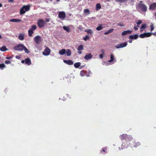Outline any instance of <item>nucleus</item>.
<instances>
[{"instance_id": "nucleus-1", "label": "nucleus", "mask_w": 156, "mask_h": 156, "mask_svg": "<svg viewBox=\"0 0 156 156\" xmlns=\"http://www.w3.org/2000/svg\"><path fill=\"white\" fill-rule=\"evenodd\" d=\"M30 9L29 5H24L20 10V15L24 14L26 12L28 11Z\"/></svg>"}, {"instance_id": "nucleus-2", "label": "nucleus", "mask_w": 156, "mask_h": 156, "mask_svg": "<svg viewBox=\"0 0 156 156\" xmlns=\"http://www.w3.org/2000/svg\"><path fill=\"white\" fill-rule=\"evenodd\" d=\"M120 139L121 140H125L126 141H129L132 140V137L129 135H127L126 134H123L120 135Z\"/></svg>"}, {"instance_id": "nucleus-3", "label": "nucleus", "mask_w": 156, "mask_h": 156, "mask_svg": "<svg viewBox=\"0 0 156 156\" xmlns=\"http://www.w3.org/2000/svg\"><path fill=\"white\" fill-rule=\"evenodd\" d=\"M138 7L143 12H145L147 10V6L144 3H138Z\"/></svg>"}, {"instance_id": "nucleus-4", "label": "nucleus", "mask_w": 156, "mask_h": 156, "mask_svg": "<svg viewBox=\"0 0 156 156\" xmlns=\"http://www.w3.org/2000/svg\"><path fill=\"white\" fill-rule=\"evenodd\" d=\"M45 22L42 19H39L37 20V24L38 27L42 28L44 27Z\"/></svg>"}, {"instance_id": "nucleus-5", "label": "nucleus", "mask_w": 156, "mask_h": 156, "mask_svg": "<svg viewBox=\"0 0 156 156\" xmlns=\"http://www.w3.org/2000/svg\"><path fill=\"white\" fill-rule=\"evenodd\" d=\"M24 46L23 44H20L15 46L13 48L16 51H22L23 50Z\"/></svg>"}, {"instance_id": "nucleus-6", "label": "nucleus", "mask_w": 156, "mask_h": 156, "mask_svg": "<svg viewBox=\"0 0 156 156\" xmlns=\"http://www.w3.org/2000/svg\"><path fill=\"white\" fill-rule=\"evenodd\" d=\"M66 15L65 12L63 11L60 12H58V17L62 20L65 18Z\"/></svg>"}, {"instance_id": "nucleus-7", "label": "nucleus", "mask_w": 156, "mask_h": 156, "mask_svg": "<svg viewBox=\"0 0 156 156\" xmlns=\"http://www.w3.org/2000/svg\"><path fill=\"white\" fill-rule=\"evenodd\" d=\"M152 35V33H145L143 34H141L139 35V37L141 38H144L145 37H150Z\"/></svg>"}, {"instance_id": "nucleus-8", "label": "nucleus", "mask_w": 156, "mask_h": 156, "mask_svg": "<svg viewBox=\"0 0 156 156\" xmlns=\"http://www.w3.org/2000/svg\"><path fill=\"white\" fill-rule=\"evenodd\" d=\"M127 45V42H123L120 44H118L117 45L115 46V48H123L126 47Z\"/></svg>"}, {"instance_id": "nucleus-9", "label": "nucleus", "mask_w": 156, "mask_h": 156, "mask_svg": "<svg viewBox=\"0 0 156 156\" xmlns=\"http://www.w3.org/2000/svg\"><path fill=\"white\" fill-rule=\"evenodd\" d=\"M51 50L48 47H47L43 52V54L44 55H48L50 54Z\"/></svg>"}, {"instance_id": "nucleus-10", "label": "nucleus", "mask_w": 156, "mask_h": 156, "mask_svg": "<svg viewBox=\"0 0 156 156\" xmlns=\"http://www.w3.org/2000/svg\"><path fill=\"white\" fill-rule=\"evenodd\" d=\"M41 38V37L38 35L36 36L34 38V40L36 43L37 44H38L40 42Z\"/></svg>"}, {"instance_id": "nucleus-11", "label": "nucleus", "mask_w": 156, "mask_h": 156, "mask_svg": "<svg viewBox=\"0 0 156 156\" xmlns=\"http://www.w3.org/2000/svg\"><path fill=\"white\" fill-rule=\"evenodd\" d=\"M93 57V55H91V53H87L86 55L84 57V58L86 60H89L92 58Z\"/></svg>"}, {"instance_id": "nucleus-12", "label": "nucleus", "mask_w": 156, "mask_h": 156, "mask_svg": "<svg viewBox=\"0 0 156 156\" xmlns=\"http://www.w3.org/2000/svg\"><path fill=\"white\" fill-rule=\"evenodd\" d=\"M83 49V46L82 45H80L77 48L78 51L77 52L80 54L82 53V51Z\"/></svg>"}, {"instance_id": "nucleus-13", "label": "nucleus", "mask_w": 156, "mask_h": 156, "mask_svg": "<svg viewBox=\"0 0 156 156\" xmlns=\"http://www.w3.org/2000/svg\"><path fill=\"white\" fill-rule=\"evenodd\" d=\"M149 9L154 10L156 9V3H154L151 4L149 6Z\"/></svg>"}, {"instance_id": "nucleus-14", "label": "nucleus", "mask_w": 156, "mask_h": 156, "mask_svg": "<svg viewBox=\"0 0 156 156\" xmlns=\"http://www.w3.org/2000/svg\"><path fill=\"white\" fill-rule=\"evenodd\" d=\"M133 146L135 147H137L140 145V143L138 141L134 140L133 142Z\"/></svg>"}, {"instance_id": "nucleus-15", "label": "nucleus", "mask_w": 156, "mask_h": 156, "mask_svg": "<svg viewBox=\"0 0 156 156\" xmlns=\"http://www.w3.org/2000/svg\"><path fill=\"white\" fill-rule=\"evenodd\" d=\"M138 37V35L137 34H135L134 35H130L129 36V38L130 39H136Z\"/></svg>"}, {"instance_id": "nucleus-16", "label": "nucleus", "mask_w": 156, "mask_h": 156, "mask_svg": "<svg viewBox=\"0 0 156 156\" xmlns=\"http://www.w3.org/2000/svg\"><path fill=\"white\" fill-rule=\"evenodd\" d=\"M132 32V31L130 30H127L123 31L122 33V36H124L128 34H130Z\"/></svg>"}, {"instance_id": "nucleus-17", "label": "nucleus", "mask_w": 156, "mask_h": 156, "mask_svg": "<svg viewBox=\"0 0 156 156\" xmlns=\"http://www.w3.org/2000/svg\"><path fill=\"white\" fill-rule=\"evenodd\" d=\"M64 62L65 63L70 65H72L73 63V62L72 60H65L64 61Z\"/></svg>"}, {"instance_id": "nucleus-18", "label": "nucleus", "mask_w": 156, "mask_h": 156, "mask_svg": "<svg viewBox=\"0 0 156 156\" xmlns=\"http://www.w3.org/2000/svg\"><path fill=\"white\" fill-rule=\"evenodd\" d=\"M25 63L28 65H30L31 64V60L29 58H27L25 59Z\"/></svg>"}, {"instance_id": "nucleus-19", "label": "nucleus", "mask_w": 156, "mask_h": 156, "mask_svg": "<svg viewBox=\"0 0 156 156\" xmlns=\"http://www.w3.org/2000/svg\"><path fill=\"white\" fill-rule=\"evenodd\" d=\"M9 21L12 22H20L21 21V20L19 19H12L9 20Z\"/></svg>"}, {"instance_id": "nucleus-20", "label": "nucleus", "mask_w": 156, "mask_h": 156, "mask_svg": "<svg viewBox=\"0 0 156 156\" xmlns=\"http://www.w3.org/2000/svg\"><path fill=\"white\" fill-rule=\"evenodd\" d=\"M66 50V55L67 56H70L71 55L72 52L71 51V50L69 49H67Z\"/></svg>"}, {"instance_id": "nucleus-21", "label": "nucleus", "mask_w": 156, "mask_h": 156, "mask_svg": "<svg viewBox=\"0 0 156 156\" xmlns=\"http://www.w3.org/2000/svg\"><path fill=\"white\" fill-rule=\"evenodd\" d=\"M110 60L108 61V62H113L115 60V57L113 54H111L110 55Z\"/></svg>"}, {"instance_id": "nucleus-22", "label": "nucleus", "mask_w": 156, "mask_h": 156, "mask_svg": "<svg viewBox=\"0 0 156 156\" xmlns=\"http://www.w3.org/2000/svg\"><path fill=\"white\" fill-rule=\"evenodd\" d=\"M66 50L65 49H63L59 51V54L61 55H63L66 53Z\"/></svg>"}, {"instance_id": "nucleus-23", "label": "nucleus", "mask_w": 156, "mask_h": 156, "mask_svg": "<svg viewBox=\"0 0 156 156\" xmlns=\"http://www.w3.org/2000/svg\"><path fill=\"white\" fill-rule=\"evenodd\" d=\"M18 38L20 40H23L24 39V35L22 34H20L18 36Z\"/></svg>"}, {"instance_id": "nucleus-24", "label": "nucleus", "mask_w": 156, "mask_h": 156, "mask_svg": "<svg viewBox=\"0 0 156 156\" xmlns=\"http://www.w3.org/2000/svg\"><path fill=\"white\" fill-rule=\"evenodd\" d=\"M63 29L67 32H69L70 31V28L69 27L63 26Z\"/></svg>"}, {"instance_id": "nucleus-25", "label": "nucleus", "mask_w": 156, "mask_h": 156, "mask_svg": "<svg viewBox=\"0 0 156 156\" xmlns=\"http://www.w3.org/2000/svg\"><path fill=\"white\" fill-rule=\"evenodd\" d=\"M7 48L5 46H3L0 48V50L2 51H5L7 50Z\"/></svg>"}, {"instance_id": "nucleus-26", "label": "nucleus", "mask_w": 156, "mask_h": 156, "mask_svg": "<svg viewBox=\"0 0 156 156\" xmlns=\"http://www.w3.org/2000/svg\"><path fill=\"white\" fill-rule=\"evenodd\" d=\"M147 25L146 24H142L140 27V29H141L140 31H142L143 30V29H145L146 28Z\"/></svg>"}, {"instance_id": "nucleus-27", "label": "nucleus", "mask_w": 156, "mask_h": 156, "mask_svg": "<svg viewBox=\"0 0 156 156\" xmlns=\"http://www.w3.org/2000/svg\"><path fill=\"white\" fill-rule=\"evenodd\" d=\"M113 30H114L113 29H111L109 30L108 31L105 32L104 33V34L105 35L108 34H110V33L112 32H113Z\"/></svg>"}, {"instance_id": "nucleus-28", "label": "nucleus", "mask_w": 156, "mask_h": 156, "mask_svg": "<svg viewBox=\"0 0 156 156\" xmlns=\"http://www.w3.org/2000/svg\"><path fill=\"white\" fill-rule=\"evenodd\" d=\"M102 26V24H99V26L96 28V29L98 31H100L101 30L103 29V27Z\"/></svg>"}, {"instance_id": "nucleus-29", "label": "nucleus", "mask_w": 156, "mask_h": 156, "mask_svg": "<svg viewBox=\"0 0 156 156\" xmlns=\"http://www.w3.org/2000/svg\"><path fill=\"white\" fill-rule=\"evenodd\" d=\"M128 0H116L117 2H118L120 3H125L127 2Z\"/></svg>"}, {"instance_id": "nucleus-30", "label": "nucleus", "mask_w": 156, "mask_h": 156, "mask_svg": "<svg viewBox=\"0 0 156 156\" xmlns=\"http://www.w3.org/2000/svg\"><path fill=\"white\" fill-rule=\"evenodd\" d=\"M101 8V5L100 3L97 4L96 6V9L98 11Z\"/></svg>"}, {"instance_id": "nucleus-31", "label": "nucleus", "mask_w": 156, "mask_h": 156, "mask_svg": "<svg viewBox=\"0 0 156 156\" xmlns=\"http://www.w3.org/2000/svg\"><path fill=\"white\" fill-rule=\"evenodd\" d=\"M80 65V62H76L74 64V66L76 68H78Z\"/></svg>"}, {"instance_id": "nucleus-32", "label": "nucleus", "mask_w": 156, "mask_h": 156, "mask_svg": "<svg viewBox=\"0 0 156 156\" xmlns=\"http://www.w3.org/2000/svg\"><path fill=\"white\" fill-rule=\"evenodd\" d=\"M37 29V27L35 25H33L31 26V28L30 29V30H32V31L34 30Z\"/></svg>"}, {"instance_id": "nucleus-33", "label": "nucleus", "mask_w": 156, "mask_h": 156, "mask_svg": "<svg viewBox=\"0 0 156 156\" xmlns=\"http://www.w3.org/2000/svg\"><path fill=\"white\" fill-rule=\"evenodd\" d=\"M84 12L86 14L88 15L90 13V11L88 9H85L84 10Z\"/></svg>"}, {"instance_id": "nucleus-34", "label": "nucleus", "mask_w": 156, "mask_h": 156, "mask_svg": "<svg viewBox=\"0 0 156 156\" xmlns=\"http://www.w3.org/2000/svg\"><path fill=\"white\" fill-rule=\"evenodd\" d=\"M28 35L30 37L32 36V34L33 33V31H32V30H29L28 31Z\"/></svg>"}, {"instance_id": "nucleus-35", "label": "nucleus", "mask_w": 156, "mask_h": 156, "mask_svg": "<svg viewBox=\"0 0 156 156\" xmlns=\"http://www.w3.org/2000/svg\"><path fill=\"white\" fill-rule=\"evenodd\" d=\"M23 50H24L25 52L26 53H28L30 52V51H29V50L25 46H24V48H23Z\"/></svg>"}, {"instance_id": "nucleus-36", "label": "nucleus", "mask_w": 156, "mask_h": 156, "mask_svg": "<svg viewBox=\"0 0 156 156\" xmlns=\"http://www.w3.org/2000/svg\"><path fill=\"white\" fill-rule=\"evenodd\" d=\"M5 67V65L3 63L0 64V68L2 69H3Z\"/></svg>"}, {"instance_id": "nucleus-37", "label": "nucleus", "mask_w": 156, "mask_h": 156, "mask_svg": "<svg viewBox=\"0 0 156 156\" xmlns=\"http://www.w3.org/2000/svg\"><path fill=\"white\" fill-rule=\"evenodd\" d=\"M89 39V37L88 35H86L85 37L83 38V40L85 41H87Z\"/></svg>"}, {"instance_id": "nucleus-38", "label": "nucleus", "mask_w": 156, "mask_h": 156, "mask_svg": "<svg viewBox=\"0 0 156 156\" xmlns=\"http://www.w3.org/2000/svg\"><path fill=\"white\" fill-rule=\"evenodd\" d=\"M106 150L107 148L105 147H104L102 148V150L101 151V153H102L103 152H106Z\"/></svg>"}, {"instance_id": "nucleus-39", "label": "nucleus", "mask_w": 156, "mask_h": 156, "mask_svg": "<svg viewBox=\"0 0 156 156\" xmlns=\"http://www.w3.org/2000/svg\"><path fill=\"white\" fill-rule=\"evenodd\" d=\"M87 32L88 33L91 34V35L92 34H93V32L92 30L90 29L88 30H87Z\"/></svg>"}, {"instance_id": "nucleus-40", "label": "nucleus", "mask_w": 156, "mask_h": 156, "mask_svg": "<svg viewBox=\"0 0 156 156\" xmlns=\"http://www.w3.org/2000/svg\"><path fill=\"white\" fill-rule=\"evenodd\" d=\"M117 25L120 27H124L125 25L122 23H119L117 24Z\"/></svg>"}, {"instance_id": "nucleus-41", "label": "nucleus", "mask_w": 156, "mask_h": 156, "mask_svg": "<svg viewBox=\"0 0 156 156\" xmlns=\"http://www.w3.org/2000/svg\"><path fill=\"white\" fill-rule=\"evenodd\" d=\"M139 27V25H138V24H137L136 27L135 26L134 27V29L135 30H137L138 29V27Z\"/></svg>"}, {"instance_id": "nucleus-42", "label": "nucleus", "mask_w": 156, "mask_h": 156, "mask_svg": "<svg viewBox=\"0 0 156 156\" xmlns=\"http://www.w3.org/2000/svg\"><path fill=\"white\" fill-rule=\"evenodd\" d=\"M142 21L140 20H139L136 23L137 24H138V25H139L140 24H141L142 23Z\"/></svg>"}, {"instance_id": "nucleus-43", "label": "nucleus", "mask_w": 156, "mask_h": 156, "mask_svg": "<svg viewBox=\"0 0 156 156\" xmlns=\"http://www.w3.org/2000/svg\"><path fill=\"white\" fill-rule=\"evenodd\" d=\"M5 63L6 64H8L11 63L10 62L9 60H6L5 62Z\"/></svg>"}, {"instance_id": "nucleus-44", "label": "nucleus", "mask_w": 156, "mask_h": 156, "mask_svg": "<svg viewBox=\"0 0 156 156\" xmlns=\"http://www.w3.org/2000/svg\"><path fill=\"white\" fill-rule=\"evenodd\" d=\"M151 31H152L154 29V27L153 25H151Z\"/></svg>"}, {"instance_id": "nucleus-45", "label": "nucleus", "mask_w": 156, "mask_h": 156, "mask_svg": "<svg viewBox=\"0 0 156 156\" xmlns=\"http://www.w3.org/2000/svg\"><path fill=\"white\" fill-rule=\"evenodd\" d=\"M50 21V20L49 18H46L45 19V22H49Z\"/></svg>"}, {"instance_id": "nucleus-46", "label": "nucleus", "mask_w": 156, "mask_h": 156, "mask_svg": "<svg viewBox=\"0 0 156 156\" xmlns=\"http://www.w3.org/2000/svg\"><path fill=\"white\" fill-rule=\"evenodd\" d=\"M99 56V57L101 58H103V55L102 54H101Z\"/></svg>"}, {"instance_id": "nucleus-47", "label": "nucleus", "mask_w": 156, "mask_h": 156, "mask_svg": "<svg viewBox=\"0 0 156 156\" xmlns=\"http://www.w3.org/2000/svg\"><path fill=\"white\" fill-rule=\"evenodd\" d=\"M12 58V57L11 56L6 57V59H10Z\"/></svg>"}, {"instance_id": "nucleus-48", "label": "nucleus", "mask_w": 156, "mask_h": 156, "mask_svg": "<svg viewBox=\"0 0 156 156\" xmlns=\"http://www.w3.org/2000/svg\"><path fill=\"white\" fill-rule=\"evenodd\" d=\"M8 2H14V0H9L8 1Z\"/></svg>"}, {"instance_id": "nucleus-49", "label": "nucleus", "mask_w": 156, "mask_h": 156, "mask_svg": "<svg viewBox=\"0 0 156 156\" xmlns=\"http://www.w3.org/2000/svg\"><path fill=\"white\" fill-rule=\"evenodd\" d=\"M129 43H131L132 42V39H130V40H129Z\"/></svg>"}, {"instance_id": "nucleus-50", "label": "nucleus", "mask_w": 156, "mask_h": 156, "mask_svg": "<svg viewBox=\"0 0 156 156\" xmlns=\"http://www.w3.org/2000/svg\"><path fill=\"white\" fill-rule=\"evenodd\" d=\"M16 58H17V59H19L20 58V57H19V56H16Z\"/></svg>"}, {"instance_id": "nucleus-51", "label": "nucleus", "mask_w": 156, "mask_h": 156, "mask_svg": "<svg viewBox=\"0 0 156 156\" xmlns=\"http://www.w3.org/2000/svg\"><path fill=\"white\" fill-rule=\"evenodd\" d=\"M152 34L154 36H156V32L154 33H152Z\"/></svg>"}, {"instance_id": "nucleus-52", "label": "nucleus", "mask_w": 156, "mask_h": 156, "mask_svg": "<svg viewBox=\"0 0 156 156\" xmlns=\"http://www.w3.org/2000/svg\"><path fill=\"white\" fill-rule=\"evenodd\" d=\"M25 62V60H23L21 61V62L22 63H24V62Z\"/></svg>"}, {"instance_id": "nucleus-53", "label": "nucleus", "mask_w": 156, "mask_h": 156, "mask_svg": "<svg viewBox=\"0 0 156 156\" xmlns=\"http://www.w3.org/2000/svg\"><path fill=\"white\" fill-rule=\"evenodd\" d=\"M101 51L102 52V53L103 54H104V50L103 49H101Z\"/></svg>"}, {"instance_id": "nucleus-54", "label": "nucleus", "mask_w": 156, "mask_h": 156, "mask_svg": "<svg viewBox=\"0 0 156 156\" xmlns=\"http://www.w3.org/2000/svg\"><path fill=\"white\" fill-rule=\"evenodd\" d=\"M143 2V1H140V2L139 3H142Z\"/></svg>"}, {"instance_id": "nucleus-55", "label": "nucleus", "mask_w": 156, "mask_h": 156, "mask_svg": "<svg viewBox=\"0 0 156 156\" xmlns=\"http://www.w3.org/2000/svg\"><path fill=\"white\" fill-rule=\"evenodd\" d=\"M2 4L0 3V7H2Z\"/></svg>"}, {"instance_id": "nucleus-56", "label": "nucleus", "mask_w": 156, "mask_h": 156, "mask_svg": "<svg viewBox=\"0 0 156 156\" xmlns=\"http://www.w3.org/2000/svg\"><path fill=\"white\" fill-rule=\"evenodd\" d=\"M2 37L1 35L0 34V39H2Z\"/></svg>"}, {"instance_id": "nucleus-57", "label": "nucleus", "mask_w": 156, "mask_h": 156, "mask_svg": "<svg viewBox=\"0 0 156 156\" xmlns=\"http://www.w3.org/2000/svg\"><path fill=\"white\" fill-rule=\"evenodd\" d=\"M155 16H156V12L155 13Z\"/></svg>"}]
</instances>
